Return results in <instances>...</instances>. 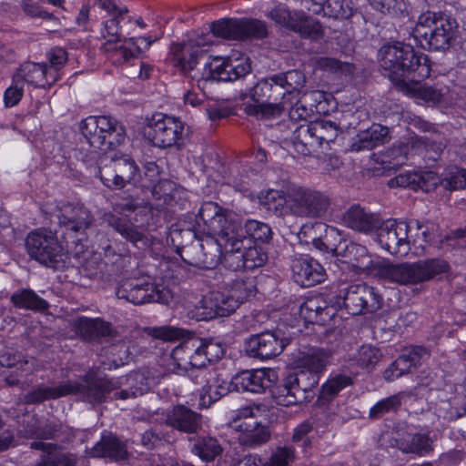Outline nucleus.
<instances>
[{
    "label": "nucleus",
    "instance_id": "18",
    "mask_svg": "<svg viewBox=\"0 0 466 466\" xmlns=\"http://www.w3.org/2000/svg\"><path fill=\"white\" fill-rule=\"evenodd\" d=\"M202 223L199 212L196 216L195 223L192 225L191 230L198 234L217 236V239L208 237L205 239L198 240L190 245L187 253H192L191 258L188 260L190 265L203 268H211L218 265L223 259L224 249L220 243L221 234L201 233L197 231L198 222Z\"/></svg>",
    "mask_w": 466,
    "mask_h": 466
},
{
    "label": "nucleus",
    "instance_id": "61",
    "mask_svg": "<svg viewBox=\"0 0 466 466\" xmlns=\"http://www.w3.org/2000/svg\"><path fill=\"white\" fill-rule=\"evenodd\" d=\"M423 179L417 173H401L393 178H390L388 182L390 187H412L420 186V180Z\"/></svg>",
    "mask_w": 466,
    "mask_h": 466
},
{
    "label": "nucleus",
    "instance_id": "11",
    "mask_svg": "<svg viewBox=\"0 0 466 466\" xmlns=\"http://www.w3.org/2000/svg\"><path fill=\"white\" fill-rule=\"evenodd\" d=\"M291 216L301 218H321L330 206V198L325 193L296 185H289Z\"/></svg>",
    "mask_w": 466,
    "mask_h": 466
},
{
    "label": "nucleus",
    "instance_id": "15",
    "mask_svg": "<svg viewBox=\"0 0 466 466\" xmlns=\"http://www.w3.org/2000/svg\"><path fill=\"white\" fill-rule=\"evenodd\" d=\"M338 299H341L345 309L351 315L374 312L382 306V297L373 287L365 283L351 284L339 290Z\"/></svg>",
    "mask_w": 466,
    "mask_h": 466
},
{
    "label": "nucleus",
    "instance_id": "63",
    "mask_svg": "<svg viewBox=\"0 0 466 466\" xmlns=\"http://www.w3.org/2000/svg\"><path fill=\"white\" fill-rule=\"evenodd\" d=\"M188 376L196 385L201 387L199 392L209 387V383L215 382V372L206 368L192 369Z\"/></svg>",
    "mask_w": 466,
    "mask_h": 466
},
{
    "label": "nucleus",
    "instance_id": "55",
    "mask_svg": "<svg viewBox=\"0 0 466 466\" xmlns=\"http://www.w3.org/2000/svg\"><path fill=\"white\" fill-rule=\"evenodd\" d=\"M319 96L318 92H309V93H303L302 96L296 101L295 104H293V99L290 97L291 104H289L287 106V108L290 106L289 108V117L292 120H301L306 119L308 116H309L313 113V106H308L306 105V102L308 100V97H313L315 96Z\"/></svg>",
    "mask_w": 466,
    "mask_h": 466
},
{
    "label": "nucleus",
    "instance_id": "14",
    "mask_svg": "<svg viewBox=\"0 0 466 466\" xmlns=\"http://www.w3.org/2000/svg\"><path fill=\"white\" fill-rule=\"evenodd\" d=\"M213 43L211 35H198L183 43H174L169 48V61L174 67L182 74L192 71L198 63V59L208 51Z\"/></svg>",
    "mask_w": 466,
    "mask_h": 466
},
{
    "label": "nucleus",
    "instance_id": "42",
    "mask_svg": "<svg viewBox=\"0 0 466 466\" xmlns=\"http://www.w3.org/2000/svg\"><path fill=\"white\" fill-rule=\"evenodd\" d=\"M289 382V378L287 376L282 383L270 390L271 396L278 405H296L308 400L309 396H304V393L294 383Z\"/></svg>",
    "mask_w": 466,
    "mask_h": 466
},
{
    "label": "nucleus",
    "instance_id": "25",
    "mask_svg": "<svg viewBox=\"0 0 466 466\" xmlns=\"http://www.w3.org/2000/svg\"><path fill=\"white\" fill-rule=\"evenodd\" d=\"M293 279L301 287H311L325 279V269L314 258L308 256L296 258L292 261Z\"/></svg>",
    "mask_w": 466,
    "mask_h": 466
},
{
    "label": "nucleus",
    "instance_id": "57",
    "mask_svg": "<svg viewBox=\"0 0 466 466\" xmlns=\"http://www.w3.org/2000/svg\"><path fill=\"white\" fill-rule=\"evenodd\" d=\"M401 405V398L400 394L392 395L378 401L370 408L369 416L370 419H379L383 415L396 411Z\"/></svg>",
    "mask_w": 466,
    "mask_h": 466
},
{
    "label": "nucleus",
    "instance_id": "46",
    "mask_svg": "<svg viewBox=\"0 0 466 466\" xmlns=\"http://www.w3.org/2000/svg\"><path fill=\"white\" fill-rule=\"evenodd\" d=\"M241 18H223L210 25L213 36L228 40H241L240 35Z\"/></svg>",
    "mask_w": 466,
    "mask_h": 466
},
{
    "label": "nucleus",
    "instance_id": "6",
    "mask_svg": "<svg viewBox=\"0 0 466 466\" xmlns=\"http://www.w3.org/2000/svg\"><path fill=\"white\" fill-rule=\"evenodd\" d=\"M79 129L88 144L101 151L120 146L126 138L122 124L106 116H90L80 122Z\"/></svg>",
    "mask_w": 466,
    "mask_h": 466
},
{
    "label": "nucleus",
    "instance_id": "19",
    "mask_svg": "<svg viewBox=\"0 0 466 466\" xmlns=\"http://www.w3.org/2000/svg\"><path fill=\"white\" fill-rule=\"evenodd\" d=\"M116 295L118 299H125L135 305L150 302L167 303L168 292L159 289L153 283L139 279H126L119 283Z\"/></svg>",
    "mask_w": 466,
    "mask_h": 466
},
{
    "label": "nucleus",
    "instance_id": "59",
    "mask_svg": "<svg viewBox=\"0 0 466 466\" xmlns=\"http://www.w3.org/2000/svg\"><path fill=\"white\" fill-rule=\"evenodd\" d=\"M59 431V426L55 423L40 424L34 422L27 424L25 433L27 437L36 438L41 440H52L56 437V432Z\"/></svg>",
    "mask_w": 466,
    "mask_h": 466
},
{
    "label": "nucleus",
    "instance_id": "17",
    "mask_svg": "<svg viewBox=\"0 0 466 466\" xmlns=\"http://www.w3.org/2000/svg\"><path fill=\"white\" fill-rule=\"evenodd\" d=\"M268 17L277 24L299 33L300 36L319 39L323 35L319 22L303 12L290 11L284 5H278L268 13Z\"/></svg>",
    "mask_w": 466,
    "mask_h": 466
},
{
    "label": "nucleus",
    "instance_id": "58",
    "mask_svg": "<svg viewBox=\"0 0 466 466\" xmlns=\"http://www.w3.org/2000/svg\"><path fill=\"white\" fill-rule=\"evenodd\" d=\"M420 83H412L410 89H400V91L413 94L427 103L437 104L441 102L442 95L439 90L431 86H420Z\"/></svg>",
    "mask_w": 466,
    "mask_h": 466
},
{
    "label": "nucleus",
    "instance_id": "23",
    "mask_svg": "<svg viewBox=\"0 0 466 466\" xmlns=\"http://www.w3.org/2000/svg\"><path fill=\"white\" fill-rule=\"evenodd\" d=\"M285 347V339L269 331L253 335L245 343L247 354L249 357L261 360L271 359L279 355Z\"/></svg>",
    "mask_w": 466,
    "mask_h": 466
},
{
    "label": "nucleus",
    "instance_id": "38",
    "mask_svg": "<svg viewBox=\"0 0 466 466\" xmlns=\"http://www.w3.org/2000/svg\"><path fill=\"white\" fill-rule=\"evenodd\" d=\"M260 203L277 217L291 216L289 185L285 190L268 189L259 197Z\"/></svg>",
    "mask_w": 466,
    "mask_h": 466
},
{
    "label": "nucleus",
    "instance_id": "37",
    "mask_svg": "<svg viewBox=\"0 0 466 466\" xmlns=\"http://www.w3.org/2000/svg\"><path fill=\"white\" fill-rule=\"evenodd\" d=\"M343 220L348 228L363 233L372 231L380 224L377 216L366 212L360 206L350 207L344 214Z\"/></svg>",
    "mask_w": 466,
    "mask_h": 466
},
{
    "label": "nucleus",
    "instance_id": "1",
    "mask_svg": "<svg viewBox=\"0 0 466 466\" xmlns=\"http://www.w3.org/2000/svg\"><path fill=\"white\" fill-rule=\"evenodd\" d=\"M202 223L198 222L197 231L201 233L221 234L223 262L232 269H253L264 265L267 254L251 238H245L239 228L238 215L223 208L212 201L204 202L199 208Z\"/></svg>",
    "mask_w": 466,
    "mask_h": 466
},
{
    "label": "nucleus",
    "instance_id": "50",
    "mask_svg": "<svg viewBox=\"0 0 466 466\" xmlns=\"http://www.w3.org/2000/svg\"><path fill=\"white\" fill-rule=\"evenodd\" d=\"M325 240L323 241L321 238H314L312 240V245L315 248L320 251H328L332 254L333 257L336 258L338 253H341L342 245L340 244L341 236L339 230L334 227H326L325 230Z\"/></svg>",
    "mask_w": 466,
    "mask_h": 466
},
{
    "label": "nucleus",
    "instance_id": "53",
    "mask_svg": "<svg viewBox=\"0 0 466 466\" xmlns=\"http://www.w3.org/2000/svg\"><path fill=\"white\" fill-rule=\"evenodd\" d=\"M229 291L236 300L238 307L245 300L256 294L257 289L253 279H236L230 285L227 284Z\"/></svg>",
    "mask_w": 466,
    "mask_h": 466
},
{
    "label": "nucleus",
    "instance_id": "33",
    "mask_svg": "<svg viewBox=\"0 0 466 466\" xmlns=\"http://www.w3.org/2000/svg\"><path fill=\"white\" fill-rule=\"evenodd\" d=\"M92 457L108 458L120 461L127 456L126 445L111 432H104L100 441L90 450Z\"/></svg>",
    "mask_w": 466,
    "mask_h": 466
},
{
    "label": "nucleus",
    "instance_id": "31",
    "mask_svg": "<svg viewBox=\"0 0 466 466\" xmlns=\"http://www.w3.org/2000/svg\"><path fill=\"white\" fill-rule=\"evenodd\" d=\"M277 75L262 79L250 90V96L255 102L272 101L291 104L287 96V91L279 85Z\"/></svg>",
    "mask_w": 466,
    "mask_h": 466
},
{
    "label": "nucleus",
    "instance_id": "56",
    "mask_svg": "<svg viewBox=\"0 0 466 466\" xmlns=\"http://www.w3.org/2000/svg\"><path fill=\"white\" fill-rule=\"evenodd\" d=\"M241 40L246 38H263L268 35L264 22L257 19L241 18Z\"/></svg>",
    "mask_w": 466,
    "mask_h": 466
},
{
    "label": "nucleus",
    "instance_id": "4",
    "mask_svg": "<svg viewBox=\"0 0 466 466\" xmlns=\"http://www.w3.org/2000/svg\"><path fill=\"white\" fill-rule=\"evenodd\" d=\"M457 33L455 19L441 12L427 11L419 15L410 35L423 49L446 51L456 39Z\"/></svg>",
    "mask_w": 466,
    "mask_h": 466
},
{
    "label": "nucleus",
    "instance_id": "52",
    "mask_svg": "<svg viewBox=\"0 0 466 466\" xmlns=\"http://www.w3.org/2000/svg\"><path fill=\"white\" fill-rule=\"evenodd\" d=\"M198 338L192 337L181 341L172 349L170 356L178 367L187 368L192 352L198 350Z\"/></svg>",
    "mask_w": 466,
    "mask_h": 466
},
{
    "label": "nucleus",
    "instance_id": "7",
    "mask_svg": "<svg viewBox=\"0 0 466 466\" xmlns=\"http://www.w3.org/2000/svg\"><path fill=\"white\" fill-rule=\"evenodd\" d=\"M25 248L31 258L46 267L60 269L66 265L67 256L64 246L50 229L30 232L25 238Z\"/></svg>",
    "mask_w": 466,
    "mask_h": 466
},
{
    "label": "nucleus",
    "instance_id": "9",
    "mask_svg": "<svg viewBox=\"0 0 466 466\" xmlns=\"http://www.w3.org/2000/svg\"><path fill=\"white\" fill-rule=\"evenodd\" d=\"M339 132L337 123L319 120L304 123L296 127L290 137L295 151L302 156L315 153L323 143L333 142Z\"/></svg>",
    "mask_w": 466,
    "mask_h": 466
},
{
    "label": "nucleus",
    "instance_id": "30",
    "mask_svg": "<svg viewBox=\"0 0 466 466\" xmlns=\"http://www.w3.org/2000/svg\"><path fill=\"white\" fill-rule=\"evenodd\" d=\"M390 138L389 127L380 124H372L353 138L350 148L352 151L370 150L390 142Z\"/></svg>",
    "mask_w": 466,
    "mask_h": 466
},
{
    "label": "nucleus",
    "instance_id": "2",
    "mask_svg": "<svg viewBox=\"0 0 466 466\" xmlns=\"http://www.w3.org/2000/svg\"><path fill=\"white\" fill-rule=\"evenodd\" d=\"M86 385L68 382L58 386L40 385L24 396L27 404L40 403L70 394H78L89 403H101L107 398L127 400L146 393L149 388L148 379L141 372H131L116 380L103 379L88 372L85 376Z\"/></svg>",
    "mask_w": 466,
    "mask_h": 466
},
{
    "label": "nucleus",
    "instance_id": "49",
    "mask_svg": "<svg viewBox=\"0 0 466 466\" xmlns=\"http://www.w3.org/2000/svg\"><path fill=\"white\" fill-rule=\"evenodd\" d=\"M279 85H282L284 90L287 91L289 100L290 97L296 98L299 94L305 84V76L299 70L288 71L284 74L277 75Z\"/></svg>",
    "mask_w": 466,
    "mask_h": 466
},
{
    "label": "nucleus",
    "instance_id": "51",
    "mask_svg": "<svg viewBox=\"0 0 466 466\" xmlns=\"http://www.w3.org/2000/svg\"><path fill=\"white\" fill-rule=\"evenodd\" d=\"M193 451L203 461L210 462L222 453L223 449L217 439L203 437L198 439L194 444Z\"/></svg>",
    "mask_w": 466,
    "mask_h": 466
},
{
    "label": "nucleus",
    "instance_id": "22",
    "mask_svg": "<svg viewBox=\"0 0 466 466\" xmlns=\"http://www.w3.org/2000/svg\"><path fill=\"white\" fill-rule=\"evenodd\" d=\"M277 380V373L271 369L243 370L233 377L231 386L237 391L261 393Z\"/></svg>",
    "mask_w": 466,
    "mask_h": 466
},
{
    "label": "nucleus",
    "instance_id": "10",
    "mask_svg": "<svg viewBox=\"0 0 466 466\" xmlns=\"http://www.w3.org/2000/svg\"><path fill=\"white\" fill-rule=\"evenodd\" d=\"M145 135L155 147L180 148L185 142L186 124L177 117L157 113L149 120Z\"/></svg>",
    "mask_w": 466,
    "mask_h": 466
},
{
    "label": "nucleus",
    "instance_id": "47",
    "mask_svg": "<svg viewBox=\"0 0 466 466\" xmlns=\"http://www.w3.org/2000/svg\"><path fill=\"white\" fill-rule=\"evenodd\" d=\"M380 357L381 353L378 349L370 345H363L353 357L349 358L345 364L351 363L358 370L366 369L367 370H371L379 362Z\"/></svg>",
    "mask_w": 466,
    "mask_h": 466
},
{
    "label": "nucleus",
    "instance_id": "41",
    "mask_svg": "<svg viewBox=\"0 0 466 466\" xmlns=\"http://www.w3.org/2000/svg\"><path fill=\"white\" fill-rule=\"evenodd\" d=\"M96 5L102 10H105L109 18L105 20L101 29V35L107 34L111 36L116 35V31L120 30V23L125 19L128 10L127 7H119L114 0H95Z\"/></svg>",
    "mask_w": 466,
    "mask_h": 466
},
{
    "label": "nucleus",
    "instance_id": "16",
    "mask_svg": "<svg viewBox=\"0 0 466 466\" xmlns=\"http://www.w3.org/2000/svg\"><path fill=\"white\" fill-rule=\"evenodd\" d=\"M101 36L105 42L100 48L115 65H122L129 61L135 57L136 53L147 49L157 40L151 36L122 38L120 30L116 31V37L107 34Z\"/></svg>",
    "mask_w": 466,
    "mask_h": 466
},
{
    "label": "nucleus",
    "instance_id": "48",
    "mask_svg": "<svg viewBox=\"0 0 466 466\" xmlns=\"http://www.w3.org/2000/svg\"><path fill=\"white\" fill-rule=\"evenodd\" d=\"M238 231L243 232V235H245L244 238H251L254 243H267L272 238L270 227L258 220L247 221L244 228H242L241 221L239 220V228H238Z\"/></svg>",
    "mask_w": 466,
    "mask_h": 466
},
{
    "label": "nucleus",
    "instance_id": "21",
    "mask_svg": "<svg viewBox=\"0 0 466 466\" xmlns=\"http://www.w3.org/2000/svg\"><path fill=\"white\" fill-rule=\"evenodd\" d=\"M58 225L75 233H85L95 220L91 211L80 203H62L55 209Z\"/></svg>",
    "mask_w": 466,
    "mask_h": 466
},
{
    "label": "nucleus",
    "instance_id": "36",
    "mask_svg": "<svg viewBox=\"0 0 466 466\" xmlns=\"http://www.w3.org/2000/svg\"><path fill=\"white\" fill-rule=\"evenodd\" d=\"M74 329L85 340H94L101 337L112 336L113 329L108 322L100 319L80 317L74 321Z\"/></svg>",
    "mask_w": 466,
    "mask_h": 466
},
{
    "label": "nucleus",
    "instance_id": "24",
    "mask_svg": "<svg viewBox=\"0 0 466 466\" xmlns=\"http://www.w3.org/2000/svg\"><path fill=\"white\" fill-rule=\"evenodd\" d=\"M228 286L218 291H212L200 301L202 319L224 317L233 313L238 307Z\"/></svg>",
    "mask_w": 466,
    "mask_h": 466
},
{
    "label": "nucleus",
    "instance_id": "5",
    "mask_svg": "<svg viewBox=\"0 0 466 466\" xmlns=\"http://www.w3.org/2000/svg\"><path fill=\"white\" fill-rule=\"evenodd\" d=\"M448 268L440 258L419 260L413 263L392 264L380 262L374 265L373 273L379 279L399 285H415L428 281Z\"/></svg>",
    "mask_w": 466,
    "mask_h": 466
},
{
    "label": "nucleus",
    "instance_id": "27",
    "mask_svg": "<svg viewBox=\"0 0 466 466\" xmlns=\"http://www.w3.org/2000/svg\"><path fill=\"white\" fill-rule=\"evenodd\" d=\"M427 354V350L421 347L406 350L384 370V379L392 381L406 373L411 372Z\"/></svg>",
    "mask_w": 466,
    "mask_h": 466
},
{
    "label": "nucleus",
    "instance_id": "44",
    "mask_svg": "<svg viewBox=\"0 0 466 466\" xmlns=\"http://www.w3.org/2000/svg\"><path fill=\"white\" fill-rule=\"evenodd\" d=\"M398 448L406 453L425 455L433 450V441L428 433H414L397 440Z\"/></svg>",
    "mask_w": 466,
    "mask_h": 466
},
{
    "label": "nucleus",
    "instance_id": "28",
    "mask_svg": "<svg viewBox=\"0 0 466 466\" xmlns=\"http://www.w3.org/2000/svg\"><path fill=\"white\" fill-rule=\"evenodd\" d=\"M341 253H338L336 259L346 266H350L358 271H367L374 268L372 259L367 248L360 244L347 243L341 238Z\"/></svg>",
    "mask_w": 466,
    "mask_h": 466
},
{
    "label": "nucleus",
    "instance_id": "29",
    "mask_svg": "<svg viewBox=\"0 0 466 466\" xmlns=\"http://www.w3.org/2000/svg\"><path fill=\"white\" fill-rule=\"evenodd\" d=\"M167 425L186 433H196L201 428V416L184 405H177L166 415Z\"/></svg>",
    "mask_w": 466,
    "mask_h": 466
},
{
    "label": "nucleus",
    "instance_id": "39",
    "mask_svg": "<svg viewBox=\"0 0 466 466\" xmlns=\"http://www.w3.org/2000/svg\"><path fill=\"white\" fill-rule=\"evenodd\" d=\"M50 71L46 65L35 63H25L22 65L15 76V81L26 82L35 86H45L46 84L51 85L56 80V76H52V80H48Z\"/></svg>",
    "mask_w": 466,
    "mask_h": 466
},
{
    "label": "nucleus",
    "instance_id": "64",
    "mask_svg": "<svg viewBox=\"0 0 466 466\" xmlns=\"http://www.w3.org/2000/svg\"><path fill=\"white\" fill-rule=\"evenodd\" d=\"M272 466H289L295 462V452L291 447H279L271 455Z\"/></svg>",
    "mask_w": 466,
    "mask_h": 466
},
{
    "label": "nucleus",
    "instance_id": "3",
    "mask_svg": "<svg viewBox=\"0 0 466 466\" xmlns=\"http://www.w3.org/2000/svg\"><path fill=\"white\" fill-rule=\"evenodd\" d=\"M380 67L383 75L400 89H410V85L420 82L431 75L428 56L418 53L410 44L395 42L380 49Z\"/></svg>",
    "mask_w": 466,
    "mask_h": 466
},
{
    "label": "nucleus",
    "instance_id": "26",
    "mask_svg": "<svg viewBox=\"0 0 466 466\" xmlns=\"http://www.w3.org/2000/svg\"><path fill=\"white\" fill-rule=\"evenodd\" d=\"M357 375L358 369L354 364L342 365L337 372H332L321 386L319 400L327 402L331 401L340 390L354 383Z\"/></svg>",
    "mask_w": 466,
    "mask_h": 466
},
{
    "label": "nucleus",
    "instance_id": "35",
    "mask_svg": "<svg viewBox=\"0 0 466 466\" xmlns=\"http://www.w3.org/2000/svg\"><path fill=\"white\" fill-rule=\"evenodd\" d=\"M332 354L330 351L320 348L310 349L301 352L296 360L297 369H305L319 377L326 370L331 362Z\"/></svg>",
    "mask_w": 466,
    "mask_h": 466
},
{
    "label": "nucleus",
    "instance_id": "8",
    "mask_svg": "<svg viewBox=\"0 0 466 466\" xmlns=\"http://www.w3.org/2000/svg\"><path fill=\"white\" fill-rule=\"evenodd\" d=\"M266 406L252 403L241 407L235 411L232 428L238 432V441L240 445L255 447L266 443L270 438L268 428L258 421L265 416Z\"/></svg>",
    "mask_w": 466,
    "mask_h": 466
},
{
    "label": "nucleus",
    "instance_id": "34",
    "mask_svg": "<svg viewBox=\"0 0 466 466\" xmlns=\"http://www.w3.org/2000/svg\"><path fill=\"white\" fill-rule=\"evenodd\" d=\"M31 448L42 451V461L37 466H74L76 463V457L53 443L33 441Z\"/></svg>",
    "mask_w": 466,
    "mask_h": 466
},
{
    "label": "nucleus",
    "instance_id": "60",
    "mask_svg": "<svg viewBox=\"0 0 466 466\" xmlns=\"http://www.w3.org/2000/svg\"><path fill=\"white\" fill-rule=\"evenodd\" d=\"M441 185L449 190H461L466 188V168H455L449 172L442 179Z\"/></svg>",
    "mask_w": 466,
    "mask_h": 466
},
{
    "label": "nucleus",
    "instance_id": "12",
    "mask_svg": "<svg viewBox=\"0 0 466 466\" xmlns=\"http://www.w3.org/2000/svg\"><path fill=\"white\" fill-rule=\"evenodd\" d=\"M102 183L110 189H122L127 186H136L141 178L138 166L128 155L110 157L109 162L99 168Z\"/></svg>",
    "mask_w": 466,
    "mask_h": 466
},
{
    "label": "nucleus",
    "instance_id": "45",
    "mask_svg": "<svg viewBox=\"0 0 466 466\" xmlns=\"http://www.w3.org/2000/svg\"><path fill=\"white\" fill-rule=\"evenodd\" d=\"M11 301L15 307L35 311H43L49 307L47 301L40 298L34 290L27 289L15 292L11 297Z\"/></svg>",
    "mask_w": 466,
    "mask_h": 466
},
{
    "label": "nucleus",
    "instance_id": "40",
    "mask_svg": "<svg viewBox=\"0 0 466 466\" xmlns=\"http://www.w3.org/2000/svg\"><path fill=\"white\" fill-rule=\"evenodd\" d=\"M0 364L3 367L15 368L16 375L13 374L5 378V381L10 386H15L19 383L17 379L18 371L21 373L29 374L35 370H38L37 361L34 358L24 359L19 353H5L0 357Z\"/></svg>",
    "mask_w": 466,
    "mask_h": 466
},
{
    "label": "nucleus",
    "instance_id": "13",
    "mask_svg": "<svg viewBox=\"0 0 466 466\" xmlns=\"http://www.w3.org/2000/svg\"><path fill=\"white\" fill-rule=\"evenodd\" d=\"M377 240L380 247L391 255L405 256L411 249H423V244L417 239H410L409 225L405 221L390 219L377 228Z\"/></svg>",
    "mask_w": 466,
    "mask_h": 466
},
{
    "label": "nucleus",
    "instance_id": "20",
    "mask_svg": "<svg viewBox=\"0 0 466 466\" xmlns=\"http://www.w3.org/2000/svg\"><path fill=\"white\" fill-rule=\"evenodd\" d=\"M247 57H215L207 63L203 77L216 81H234L245 76L250 72Z\"/></svg>",
    "mask_w": 466,
    "mask_h": 466
},
{
    "label": "nucleus",
    "instance_id": "54",
    "mask_svg": "<svg viewBox=\"0 0 466 466\" xmlns=\"http://www.w3.org/2000/svg\"><path fill=\"white\" fill-rule=\"evenodd\" d=\"M297 372L289 374L290 383H294L296 387L304 393V396L310 392L319 384V377L318 374L305 370L297 369Z\"/></svg>",
    "mask_w": 466,
    "mask_h": 466
},
{
    "label": "nucleus",
    "instance_id": "32",
    "mask_svg": "<svg viewBox=\"0 0 466 466\" xmlns=\"http://www.w3.org/2000/svg\"><path fill=\"white\" fill-rule=\"evenodd\" d=\"M305 6L314 13H320L335 19H348L353 15L351 0H302Z\"/></svg>",
    "mask_w": 466,
    "mask_h": 466
},
{
    "label": "nucleus",
    "instance_id": "62",
    "mask_svg": "<svg viewBox=\"0 0 466 466\" xmlns=\"http://www.w3.org/2000/svg\"><path fill=\"white\" fill-rule=\"evenodd\" d=\"M214 387L215 382H211L209 383V387L204 388V390L199 392L201 406L208 407L211 403L218 400L228 391V388L223 385H218V388H219L221 391H218V389H215Z\"/></svg>",
    "mask_w": 466,
    "mask_h": 466
},
{
    "label": "nucleus",
    "instance_id": "43",
    "mask_svg": "<svg viewBox=\"0 0 466 466\" xmlns=\"http://www.w3.org/2000/svg\"><path fill=\"white\" fill-rule=\"evenodd\" d=\"M101 219L103 223L111 227L116 232L134 244L142 241L145 238L144 234L137 229V226L128 220L118 218L113 212H105Z\"/></svg>",
    "mask_w": 466,
    "mask_h": 466
}]
</instances>
